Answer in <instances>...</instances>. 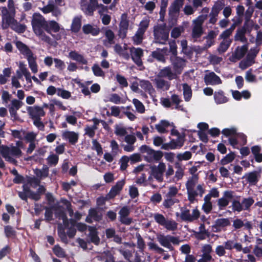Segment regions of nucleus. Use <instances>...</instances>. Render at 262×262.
Here are the masks:
<instances>
[{"mask_svg": "<svg viewBox=\"0 0 262 262\" xmlns=\"http://www.w3.org/2000/svg\"><path fill=\"white\" fill-rule=\"evenodd\" d=\"M46 24L47 20L40 13H35L33 14L31 24L35 34L41 40L51 44L52 43L51 37L44 31Z\"/></svg>", "mask_w": 262, "mask_h": 262, "instance_id": "1", "label": "nucleus"}, {"mask_svg": "<svg viewBox=\"0 0 262 262\" xmlns=\"http://www.w3.org/2000/svg\"><path fill=\"white\" fill-rule=\"evenodd\" d=\"M209 9L208 7H204L202 10V13L205 14L199 15L197 18L192 20V37L196 39L199 38L203 33V25L207 19Z\"/></svg>", "mask_w": 262, "mask_h": 262, "instance_id": "2", "label": "nucleus"}, {"mask_svg": "<svg viewBox=\"0 0 262 262\" xmlns=\"http://www.w3.org/2000/svg\"><path fill=\"white\" fill-rule=\"evenodd\" d=\"M0 152L7 161L14 165L17 164L15 158H19L22 155L21 149L14 146L2 145L0 147Z\"/></svg>", "mask_w": 262, "mask_h": 262, "instance_id": "3", "label": "nucleus"}, {"mask_svg": "<svg viewBox=\"0 0 262 262\" xmlns=\"http://www.w3.org/2000/svg\"><path fill=\"white\" fill-rule=\"evenodd\" d=\"M139 150L141 153L143 154L144 160L149 163L159 161L163 157V153L161 151L155 150L145 145H142Z\"/></svg>", "mask_w": 262, "mask_h": 262, "instance_id": "4", "label": "nucleus"}, {"mask_svg": "<svg viewBox=\"0 0 262 262\" xmlns=\"http://www.w3.org/2000/svg\"><path fill=\"white\" fill-rule=\"evenodd\" d=\"M152 216L158 225L164 227L167 230L174 231L178 228V223L175 221L166 218L162 214L155 213L152 214Z\"/></svg>", "mask_w": 262, "mask_h": 262, "instance_id": "5", "label": "nucleus"}, {"mask_svg": "<svg viewBox=\"0 0 262 262\" xmlns=\"http://www.w3.org/2000/svg\"><path fill=\"white\" fill-rule=\"evenodd\" d=\"M155 42L157 43L164 45L168 40L169 31L164 25H157L154 30Z\"/></svg>", "mask_w": 262, "mask_h": 262, "instance_id": "6", "label": "nucleus"}, {"mask_svg": "<svg viewBox=\"0 0 262 262\" xmlns=\"http://www.w3.org/2000/svg\"><path fill=\"white\" fill-rule=\"evenodd\" d=\"M157 239L160 244L170 250H173L171 243L174 245L179 244L180 241L177 237L170 235H164L163 234H157Z\"/></svg>", "mask_w": 262, "mask_h": 262, "instance_id": "7", "label": "nucleus"}, {"mask_svg": "<svg viewBox=\"0 0 262 262\" xmlns=\"http://www.w3.org/2000/svg\"><path fill=\"white\" fill-rule=\"evenodd\" d=\"M149 180L154 178L157 181L161 182L163 181L164 173L166 170V164L160 162L158 165H151Z\"/></svg>", "mask_w": 262, "mask_h": 262, "instance_id": "8", "label": "nucleus"}, {"mask_svg": "<svg viewBox=\"0 0 262 262\" xmlns=\"http://www.w3.org/2000/svg\"><path fill=\"white\" fill-rule=\"evenodd\" d=\"M198 177L197 175H193L187 181L186 187L188 193L189 201L192 203L195 201V188L198 184Z\"/></svg>", "mask_w": 262, "mask_h": 262, "instance_id": "9", "label": "nucleus"}, {"mask_svg": "<svg viewBox=\"0 0 262 262\" xmlns=\"http://www.w3.org/2000/svg\"><path fill=\"white\" fill-rule=\"evenodd\" d=\"M200 212L197 208H193L190 213V210L186 208H182L180 217L182 220L187 222H193L199 219Z\"/></svg>", "mask_w": 262, "mask_h": 262, "instance_id": "10", "label": "nucleus"}, {"mask_svg": "<svg viewBox=\"0 0 262 262\" xmlns=\"http://www.w3.org/2000/svg\"><path fill=\"white\" fill-rule=\"evenodd\" d=\"M224 7V4L221 1L216 2L211 8L210 13L209 14V23L215 24L217 20L218 15Z\"/></svg>", "mask_w": 262, "mask_h": 262, "instance_id": "11", "label": "nucleus"}, {"mask_svg": "<svg viewBox=\"0 0 262 262\" xmlns=\"http://www.w3.org/2000/svg\"><path fill=\"white\" fill-rule=\"evenodd\" d=\"M60 29L59 24L54 20L47 21L44 31L51 34L52 37L56 40L60 39V36L59 35L52 34V32L57 33L59 32Z\"/></svg>", "mask_w": 262, "mask_h": 262, "instance_id": "12", "label": "nucleus"}, {"mask_svg": "<svg viewBox=\"0 0 262 262\" xmlns=\"http://www.w3.org/2000/svg\"><path fill=\"white\" fill-rule=\"evenodd\" d=\"M234 192L230 190H227L224 192L223 195L217 201V205L219 209L222 210L229 205L230 201L233 198Z\"/></svg>", "mask_w": 262, "mask_h": 262, "instance_id": "13", "label": "nucleus"}, {"mask_svg": "<svg viewBox=\"0 0 262 262\" xmlns=\"http://www.w3.org/2000/svg\"><path fill=\"white\" fill-rule=\"evenodd\" d=\"M170 61L174 71L178 76L182 73L184 68L186 66V60L182 58L176 56L171 57Z\"/></svg>", "mask_w": 262, "mask_h": 262, "instance_id": "14", "label": "nucleus"}, {"mask_svg": "<svg viewBox=\"0 0 262 262\" xmlns=\"http://www.w3.org/2000/svg\"><path fill=\"white\" fill-rule=\"evenodd\" d=\"M230 222L228 218H220L216 219L214 224L211 226L212 231L220 232L224 230L225 228L229 226Z\"/></svg>", "mask_w": 262, "mask_h": 262, "instance_id": "15", "label": "nucleus"}, {"mask_svg": "<svg viewBox=\"0 0 262 262\" xmlns=\"http://www.w3.org/2000/svg\"><path fill=\"white\" fill-rule=\"evenodd\" d=\"M247 51V45L238 46L233 52L232 55L230 57V61L233 62L237 61L245 56Z\"/></svg>", "mask_w": 262, "mask_h": 262, "instance_id": "16", "label": "nucleus"}, {"mask_svg": "<svg viewBox=\"0 0 262 262\" xmlns=\"http://www.w3.org/2000/svg\"><path fill=\"white\" fill-rule=\"evenodd\" d=\"M61 137L71 144L75 145L78 142L79 135L77 132L66 130L62 132Z\"/></svg>", "mask_w": 262, "mask_h": 262, "instance_id": "17", "label": "nucleus"}, {"mask_svg": "<svg viewBox=\"0 0 262 262\" xmlns=\"http://www.w3.org/2000/svg\"><path fill=\"white\" fill-rule=\"evenodd\" d=\"M129 26V22L126 14L121 15V20L119 24V30L118 35L121 38H124L127 34Z\"/></svg>", "mask_w": 262, "mask_h": 262, "instance_id": "18", "label": "nucleus"}, {"mask_svg": "<svg viewBox=\"0 0 262 262\" xmlns=\"http://www.w3.org/2000/svg\"><path fill=\"white\" fill-rule=\"evenodd\" d=\"M27 111L30 118L32 119L39 118L45 115L43 107L37 105L28 106L27 107Z\"/></svg>", "mask_w": 262, "mask_h": 262, "instance_id": "19", "label": "nucleus"}, {"mask_svg": "<svg viewBox=\"0 0 262 262\" xmlns=\"http://www.w3.org/2000/svg\"><path fill=\"white\" fill-rule=\"evenodd\" d=\"M158 75L162 78H167L169 80L176 79L178 77V75L170 66L164 67L160 70Z\"/></svg>", "mask_w": 262, "mask_h": 262, "instance_id": "20", "label": "nucleus"}, {"mask_svg": "<svg viewBox=\"0 0 262 262\" xmlns=\"http://www.w3.org/2000/svg\"><path fill=\"white\" fill-rule=\"evenodd\" d=\"M125 184V180L124 179L118 181L116 185L112 187L106 198L107 199H111L118 194L122 189Z\"/></svg>", "mask_w": 262, "mask_h": 262, "instance_id": "21", "label": "nucleus"}, {"mask_svg": "<svg viewBox=\"0 0 262 262\" xmlns=\"http://www.w3.org/2000/svg\"><path fill=\"white\" fill-rule=\"evenodd\" d=\"M204 81L207 85H213L222 83L221 78L213 72L205 74Z\"/></svg>", "mask_w": 262, "mask_h": 262, "instance_id": "22", "label": "nucleus"}, {"mask_svg": "<svg viewBox=\"0 0 262 262\" xmlns=\"http://www.w3.org/2000/svg\"><path fill=\"white\" fill-rule=\"evenodd\" d=\"M130 52L133 60L138 66H140L142 64L141 57L143 56V50L138 48H132L130 49Z\"/></svg>", "mask_w": 262, "mask_h": 262, "instance_id": "23", "label": "nucleus"}, {"mask_svg": "<svg viewBox=\"0 0 262 262\" xmlns=\"http://www.w3.org/2000/svg\"><path fill=\"white\" fill-rule=\"evenodd\" d=\"M154 82L156 88L163 91H167L170 86V83L168 81L164 79L158 75L155 78Z\"/></svg>", "mask_w": 262, "mask_h": 262, "instance_id": "24", "label": "nucleus"}, {"mask_svg": "<svg viewBox=\"0 0 262 262\" xmlns=\"http://www.w3.org/2000/svg\"><path fill=\"white\" fill-rule=\"evenodd\" d=\"M129 214V209L126 207H122L119 212L120 221L124 224L129 225L132 222V219L127 217Z\"/></svg>", "mask_w": 262, "mask_h": 262, "instance_id": "25", "label": "nucleus"}, {"mask_svg": "<svg viewBox=\"0 0 262 262\" xmlns=\"http://www.w3.org/2000/svg\"><path fill=\"white\" fill-rule=\"evenodd\" d=\"M168 54V49L164 48L163 49H157L156 50L152 52V56L153 58L156 59L157 60L165 62V56Z\"/></svg>", "mask_w": 262, "mask_h": 262, "instance_id": "26", "label": "nucleus"}, {"mask_svg": "<svg viewBox=\"0 0 262 262\" xmlns=\"http://www.w3.org/2000/svg\"><path fill=\"white\" fill-rule=\"evenodd\" d=\"M139 84L142 89L148 92L151 97H155L156 91L149 81L145 80H140Z\"/></svg>", "mask_w": 262, "mask_h": 262, "instance_id": "27", "label": "nucleus"}, {"mask_svg": "<svg viewBox=\"0 0 262 262\" xmlns=\"http://www.w3.org/2000/svg\"><path fill=\"white\" fill-rule=\"evenodd\" d=\"M80 7L85 14L89 16H92L96 9L95 7L88 3L87 0L81 1Z\"/></svg>", "mask_w": 262, "mask_h": 262, "instance_id": "28", "label": "nucleus"}, {"mask_svg": "<svg viewBox=\"0 0 262 262\" xmlns=\"http://www.w3.org/2000/svg\"><path fill=\"white\" fill-rule=\"evenodd\" d=\"M15 45L17 49L22 54L25 56L26 58L33 55L31 50L21 41H16Z\"/></svg>", "mask_w": 262, "mask_h": 262, "instance_id": "29", "label": "nucleus"}, {"mask_svg": "<svg viewBox=\"0 0 262 262\" xmlns=\"http://www.w3.org/2000/svg\"><path fill=\"white\" fill-rule=\"evenodd\" d=\"M127 46L126 44H124L123 47L119 44H116L114 46V51L119 56L122 57L125 59L128 60L130 57V55L127 51Z\"/></svg>", "mask_w": 262, "mask_h": 262, "instance_id": "30", "label": "nucleus"}, {"mask_svg": "<svg viewBox=\"0 0 262 262\" xmlns=\"http://www.w3.org/2000/svg\"><path fill=\"white\" fill-rule=\"evenodd\" d=\"M68 57L71 59L75 60L80 63L86 64L88 60L84 57L75 51H72L69 53Z\"/></svg>", "mask_w": 262, "mask_h": 262, "instance_id": "31", "label": "nucleus"}, {"mask_svg": "<svg viewBox=\"0 0 262 262\" xmlns=\"http://www.w3.org/2000/svg\"><path fill=\"white\" fill-rule=\"evenodd\" d=\"M244 177L250 185H255L258 181L260 174L257 171H254L246 174Z\"/></svg>", "mask_w": 262, "mask_h": 262, "instance_id": "32", "label": "nucleus"}, {"mask_svg": "<svg viewBox=\"0 0 262 262\" xmlns=\"http://www.w3.org/2000/svg\"><path fill=\"white\" fill-rule=\"evenodd\" d=\"M15 10H12V14L9 16H7V17L3 18L2 19V28L4 29H6L15 21L16 20L15 19Z\"/></svg>", "mask_w": 262, "mask_h": 262, "instance_id": "33", "label": "nucleus"}, {"mask_svg": "<svg viewBox=\"0 0 262 262\" xmlns=\"http://www.w3.org/2000/svg\"><path fill=\"white\" fill-rule=\"evenodd\" d=\"M184 0H174L169 8V13L171 15H174L179 13L180 8L183 5Z\"/></svg>", "mask_w": 262, "mask_h": 262, "instance_id": "34", "label": "nucleus"}, {"mask_svg": "<svg viewBox=\"0 0 262 262\" xmlns=\"http://www.w3.org/2000/svg\"><path fill=\"white\" fill-rule=\"evenodd\" d=\"M176 171L172 180L173 182L178 181L182 179L184 174V168L180 163L176 162L174 164Z\"/></svg>", "mask_w": 262, "mask_h": 262, "instance_id": "35", "label": "nucleus"}, {"mask_svg": "<svg viewBox=\"0 0 262 262\" xmlns=\"http://www.w3.org/2000/svg\"><path fill=\"white\" fill-rule=\"evenodd\" d=\"M82 31L85 34H91L93 36L97 35L100 32L98 28L90 24L84 25L82 27Z\"/></svg>", "mask_w": 262, "mask_h": 262, "instance_id": "36", "label": "nucleus"}, {"mask_svg": "<svg viewBox=\"0 0 262 262\" xmlns=\"http://www.w3.org/2000/svg\"><path fill=\"white\" fill-rule=\"evenodd\" d=\"M101 219V214L95 209H91L89 212V215L86 221L89 223L92 222V220L99 221Z\"/></svg>", "mask_w": 262, "mask_h": 262, "instance_id": "37", "label": "nucleus"}, {"mask_svg": "<svg viewBox=\"0 0 262 262\" xmlns=\"http://www.w3.org/2000/svg\"><path fill=\"white\" fill-rule=\"evenodd\" d=\"M89 237H90L91 241L96 245H98L100 242V238L98 236L97 232L96 229L94 227H89Z\"/></svg>", "mask_w": 262, "mask_h": 262, "instance_id": "38", "label": "nucleus"}, {"mask_svg": "<svg viewBox=\"0 0 262 262\" xmlns=\"http://www.w3.org/2000/svg\"><path fill=\"white\" fill-rule=\"evenodd\" d=\"M214 99L215 103L217 104L225 103L228 101V98L224 95V92L221 90L215 92Z\"/></svg>", "mask_w": 262, "mask_h": 262, "instance_id": "39", "label": "nucleus"}, {"mask_svg": "<svg viewBox=\"0 0 262 262\" xmlns=\"http://www.w3.org/2000/svg\"><path fill=\"white\" fill-rule=\"evenodd\" d=\"M170 125V123L169 121L163 120L156 125L155 128L159 133L162 134L168 132L167 129Z\"/></svg>", "mask_w": 262, "mask_h": 262, "instance_id": "40", "label": "nucleus"}, {"mask_svg": "<svg viewBox=\"0 0 262 262\" xmlns=\"http://www.w3.org/2000/svg\"><path fill=\"white\" fill-rule=\"evenodd\" d=\"M105 36L106 38V39L103 41L105 46L109 47L111 45L114 43L115 35L112 30L109 29L106 30Z\"/></svg>", "mask_w": 262, "mask_h": 262, "instance_id": "41", "label": "nucleus"}, {"mask_svg": "<svg viewBox=\"0 0 262 262\" xmlns=\"http://www.w3.org/2000/svg\"><path fill=\"white\" fill-rule=\"evenodd\" d=\"M254 63L255 60L247 55L246 58L239 62V67L242 70H245L251 66Z\"/></svg>", "mask_w": 262, "mask_h": 262, "instance_id": "42", "label": "nucleus"}, {"mask_svg": "<svg viewBox=\"0 0 262 262\" xmlns=\"http://www.w3.org/2000/svg\"><path fill=\"white\" fill-rule=\"evenodd\" d=\"M170 100L172 103L175 105V109L183 112L185 111V108L183 107V106L180 104V102L182 101V100L178 95L176 94L172 95Z\"/></svg>", "mask_w": 262, "mask_h": 262, "instance_id": "43", "label": "nucleus"}, {"mask_svg": "<svg viewBox=\"0 0 262 262\" xmlns=\"http://www.w3.org/2000/svg\"><path fill=\"white\" fill-rule=\"evenodd\" d=\"M29 67L33 73H36L38 72V66L36 61V57L34 54L27 58Z\"/></svg>", "mask_w": 262, "mask_h": 262, "instance_id": "44", "label": "nucleus"}, {"mask_svg": "<svg viewBox=\"0 0 262 262\" xmlns=\"http://www.w3.org/2000/svg\"><path fill=\"white\" fill-rule=\"evenodd\" d=\"M231 42L232 40H222V41L220 43L217 49L219 54H221L225 53L229 48Z\"/></svg>", "mask_w": 262, "mask_h": 262, "instance_id": "45", "label": "nucleus"}, {"mask_svg": "<svg viewBox=\"0 0 262 262\" xmlns=\"http://www.w3.org/2000/svg\"><path fill=\"white\" fill-rule=\"evenodd\" d=\"M81 16H76L73 19L71 27L73 32H77L79 31L81 26Z\"/></svg>", "mask_w": 262, "mask_h": 262, "instance_id": "46", "label": "nucleus"}, {"mask_svg": "<svg viewBox=\"0 0 262 262\" xmlns=\"http://www.w3.org/2000/svg\"><path fill=\"white\" fill-rule=\"evenodd\" d=\"M254 27L256 29H257L259 28L257 25L254 24V21L252 20L245 19L243 28L242 29L245 30V32L247 33H250Z\"/></svg>", "mask_w": 262, "mask_h": 262, "instance_id": "47", "label": "nucleus"}, {"mask_svg": "<svg viewBox=\"0 0 262 262\" xmlns=\"http://www.w3.org/2000/svg\"><path fill=\"white\" fill-rule=\"evenodd\" d=\"M246 33L245 30L242 29L237 30L234 36V40L239 41L242 43H246L247 41V39L245 36Z\"/></svg>", "mask_w": 262, "mask_h": 262, "instance_id": "48", "label": "nucleus"}, {"mask_svg": "<svg viewBox=\"0 0 262 262\" xmlns=\"http://www.w3.org/2000/svg\"><path fill=\"white\" fill-rule=\"evenodd\" d=\"M10 27L15 32L18 33H23L26 30V26L19 24L16 20L10 26Z\"/></svg>", "mask_w": 262, "mask_h": 262, "instance_id": "49", "label": "nucleus"}, {"mask_svg": "<svg viewBox=\"0 0 262 262\" xmlns=\"http://www.w3.org/2000/svg\"><path fill=\"white\" fill-rule=\"evenodd\" d=\"M183 95L186 101H189L192 97V91L190 86L186 83L182 84Z\"/></svg>", "mask_w": 262, "mask_h": 262, "instance_id": "50", "label": "nucleus"}, {"mask_svg": "<svg viewBox=\"0 0 262 262\" xmlns=\"http://www.w3.org/2000/svg\"><path fill=\"white\" fill-rule=\"evenodd\" d=\"M35 173L40 179L46 178L49 175V168L47 166H44L41 169H36Z\"/></svg>", "mask_w": 262, "mask_h": 262, "instance_id": "51", "label": "nucleus"}, {"mask_svg": "<svg viewBox=\"0 0 262 262\" xmlns=\"http://www.w3.org/2000/svg\"><path fill=\"white\" fill-rule=\"evenodd\" d=\"M184 143V139L182 137H179L176 140H171V144L172 149H179L183 146Z\"/></svg>", "mask_w": 262, "mask_h": 262, "instance_id": "52", "label": "nucleus"}, {"mask_svg": "<svg viewBox=\"0 0 262 262\" xmlns=\"http://www.w3.org/2000/svg\"><path fill=\"white\" fill-rule=\"evenodd\" d=\"M132 102L134 105L136 110L140 114H143L145 112V108L144 104L138 99L134 98L133 99Z\"/></svg>", "mask_w": 262, "mask_h": 262, "instance_id": "53", "label": "nucleus"}, {"mask_svg": "<svg viewBox=\"0 0 262 262\" xmlns=\"http://www.w3.org/2000/svg\"><path fill=\"white\" fill-rule=\"evenodd\" d=\"M254 201L252 197L244 198L242 201V206L244 210H248L254 203Z\"/></svg>", "mask_w": 262, "mask_h": 262, "instance_id": "54", "label": "nucleus"}, {"mask_svg": "<svg viewBox=\"0 0 262 262\" xmlns=\"http://www.w3.org/2000/svg\"><path fill=\"white\" fill-rule=\"evenodd\" d=\"M192 157V153L189 151H186L184 152L179 153L177 155V158L178 161H187L190 160Z\"/></svg>", "mask_w": 262, "mask_h": 262, "instance_id": "55", "label": "nucleus"}, {"mask_svg": "<svg viewBox=\"0 0 262 262\" xmlns=\"http://www.w3.org/2000/svg\"><path fill=\"white\" fill-rule=\"evenodd\" d=\"M144 34V33L140 30H138L137 31L136 34L133 37V40L134 44L138 45L141 43L143 38Z\"/></svg>", "mask_w": 262, "mask_h": 262, "instance_id": "56", "label": "nucleus"}, {"mask_svg": "<svg viewBox=\"0 0 262 262\" xmlns=\"http://www.w3.org/2000/svg\"><path fill=\"white\" fill-rule=\"evenodd\" d=\"M28 185L35 188L37 186H39L40 180L35 177H27L26 180L25 181Z\"/></svg>", "mask_w": 262, "mask_h": 262, "instance_id": "57", "label": "nucleus"}, {"mask_svg": "<svg viewBox=\"0 0 262 262\" xmlns=\"http://www.w3.org/2000/svg\"><path fill=\"white\" fill-rule=\"evenodd\" d=\"M76 114L77 113L74 112H73V115H65L64 117L67 122L72 125H75L77 122V118L75 116Z\"/></svg>", "mask_w": 262, "mask_h": 262, "instance_id": "58", "label": "nucleus"}, {"mask_svg": "<svg viewBox=\"0 0 262 262\" xmlns=\"http://www.w3.org/2000/svg\"><path fill=\"white\" fill-rule=\"evenodd\" d=\"M149 18L148 17H145L140 22L139 24V27L138 30L145 33L149 26Z\"/></svg>", "mask_w": 262, "mask_h": 262, "instance_id": "59", "label": "nucleus"}, {"mask_svg": "<svg viewBox=\"0 0 262 262\" xmlns=\"http://www.w3.org/2000/svg\"><path fill=\"white\" fill-rule=\"evenodd\" d=\"M19 71H16L17 76L19 78H21L23 75L27 74L29 72L26 67V65L23 62H20L19 63Z\"/></svg>", "mask_w": 262, "mask_h": 262, "instance_id": "60", "label": "nucleus"}, {"mask_svg": "<svg viewBox=\"0 0 262 262\" xmlns=\"http://www.w3.org/2000/svg\"><path fill=\"white\" fill-rule=\"evenodd\" d=\"M252 153L255 156V160L258 162L262 161V155L259 154L260 147L258 146H254L251 148Z\"/></svg>", "mask_w": 262, "mask_h": 262, "instance_id": "61", "label": "nucleus"}, {"mask_svg": "<svg viewBox=\"0 0 262 262\" xmlns=\"http://www.w3.org/2000/svg\"><path fill=\"white\" fill-rule=\"evenodd\" d=\"M94 74L97 77H103L105 75L99 66L97 64H94L92 68Z\"/></svg>", "mask_w": 262, "mask_h": 262, "instance_id": "62", "label": "nucleus"}, {"mask_svg": "<svg viewBox=\"0 0 262 262\" xmlns=\"http://www.w3.org/2000/svg\"><path fill=\"white\" fill-rule=\"evenodd\" d=\"M115 133L117 136L120 137L125 136L127 135V131L125 127L121 125L115 126Z\"/></svg>", "mask_w": 262, "mask_h": 262, "instance_id": "63", "label": "nucleus"}, {"mask_svg": "<svg viewBox=\"0 0 262 262\" xmlns=\"http://www.w3.org/2000/svg\"><path fill=\"white\" fill-rule=\"evenodd\" d=\"M57 95L58 96L62 97L63 99H68L70 98L71 96V93L67 90L58 88L57 90Z\"/></svg>", "mask_w": 262, "mask_h": 262, "instance_id": "64", "label": "nucleus"}]
</instances>
